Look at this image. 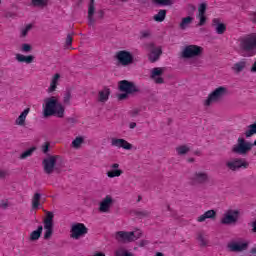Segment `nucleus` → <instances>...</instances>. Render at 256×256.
<instances>
[{
  "label": "nucleus",
  "instance_id": "21",
  "mask_svg": "<svg viewBox=\"0 0 256 256\" xmlns=\"http://www.w3.org/2000/svg\"><path fill=\"white\" fill-rule=\"evenodd\" d=\"M215 217H217V212L215 210H208L199 216L197 221L199 223H203V221H207V219H215Z\"/></svg>",
  "mask_w": 256,
  "mask_h": 256
},
{
  "label": "nucleus",
  "instance_id": "41",
  "mask_svg": "<svg viewBox=\"0 0 256 256\" xmlns=\"http://www.w3.org/2000/svg\"><path fill=\"white\" fill-rule=\"evenodd\" d=\"M151 37V31L144 30L140 32V39H149Z\"/></svg>",
  "mask_w": 256,
  "mask_h": 256
},
{
  "label": "nucleus",
  "instance_id": "20",
  "mask_svg": "<svg viewBox=\"0 0 256 256\" xmlns=\"http://www.w3.org/2000/svg\"><path fill=\"white\" fill-rule=\"evenodd\" d=\"M30 111H31V108L24 109V111L15 120V124L19 125L20 127L25 126V119H27V116L29 115Z\"/></svg>",
  "mask_w": 256,
  "mask_h": 256
},
{
  "label": "nucleus",
  "instance_id": "13",
  "mask_svg": "<svg viewBox=\"0 0 256 256\" xmlns=\"http://www.w3.org/2000/svg\"><path fill=\"white\" fill-rule=\"evenodd\" d=\"M116 241L119 243H133L135 241V232L118 231L116 232Z\"/></svg>",
  "mask_w": 256,
  "mask_h": 256
},
{
  "label": "nucleus",
  "instance_id": "33",
  "mask_svg": "<svg viewBox=\"0 0 256 256\" xmlns=\"http://www.w3.org/2000/svg\"><path fill=\"white\" fill-rule=\"evenodd\" d=\"M85 138L83 136H78L72 141V147L74 149H79L81 147V144L84 143Z\"/></svg>",
  "mask_w": 256,
  "mask_h": 256
},
{
  "label": "nucleus",
  "instance_id": "64",
  "mask_svg": "<svg viewBox=\"0 0 256 256\" xmlns=\"http://www.w3.org/2000/svg\"><path fill=\"white\" fill-rule=\"evenodd\" d=\"M167 211H171V206H167Z\"/></svg>",
  "mask_w": 256,
  "mask_h": 256
},
{
  "label": "nucleus",
  "instance_id": "45",
  "mask_svg": "<svg viewBox=\"0 0 256 256\" xmlns=\"http://www.w3.org/2000/svg\"><path fill=\"white\" fill-rule=\"evenodd\" d=\"M33 48L30 46V44H22V51L24 53H29Z\"/></svg>",
  "mask_w": 256,
  "mask_h": 256
},
{
  "label": "nucleus",
  "instance_id": "23",
  "mask_svg": "<svg viewBox=\"0 0 256 256\" xmlns=\"http://www.w3.org/2000/svg\"><path fill=\"white\" fill-rule=\"evenodd\" d=\"M111 95V90L109 88H104L102 91L98 94V101L100 103H105L106 101H109V96Z\"/></svg>",
  "mask_w": 256,
  "mask_h": 256
},
{
  "label": "nucleus",
  "instance_id": "5",
  "mask_svg": "<svg viewBox=\"0 0 256 256\" xmlns=\"http://www.w3.org/2000/svg\"><path fill=\"white\" fill-rule=\"evenodd\" d=\"M203 55V47L197 45H188L184 47L181 57L183 59H197Z\"/></svg>",
  "mask_w": 256,
  "mask_h": 256
},
{
  "label": "nucleus",
  "instance_id": "14",
  "mask_svg": "<svg viewBox=\"0 0 256 256\" xmlns=\"http://www.w3.org/2000/svg\"><path fill=\"white\" fill-rule=\"evenodd\" d=\"M165 69L161 67H156L151 70L150 79L156 83V85H163L165 79H163V73Z\"/></svg>",
  "mask_w": 256,
  "mask_h": 256
},
{
  "label": "nucleus",
  "instance_id": "1",
  "mask_svg": "<svg viewBox=\"0 0 256 256\" xmlns=\"http://www.w3.org/2000/svg\"><path fill=\"white\" fill-rule=\"evenodd\" d=\"M63 158L59 155H49L42 161L43 171L46 175H59L63 168Z\"/></svg>",
  "mask_w": 256,
  "mask_h": 256
},
{
  "label": "nucleus",
  "instance_id": "49",
  "mask_svg": "<svg viewBox=\"0 0 256 256\" xmlns=\"http://www.w3.org/2000/svg\"><path fill=\"white\" fill-rule=\"evenodd\" d=\"M127 97H129V94H127V92H124V93L118 95V100L123 101V100L127 99Z\"/></svg>",
  "mask_w": 256,
  "mask_h": 256
},
{
  "label": "nucleus",
  "instance_id": "58",
  "mask_svg": "<svg viewBox=\"0 0 256 256\" xmlns=\"http://www.w3.org/2000/svg\"><path fill=\"white\" fill-rule=\"evenodd\" d=\"M252 231L254 232V233H256V220L254 221V222H252Z\"/></svg>",
  "mask_w": 256,
  "mask_h": 256
},
{
  "label": "nucleus",
  "instance_id": "15",
  "mask_svg": "<svg viewBox=\"0 0 256 256\" xmlns=\"http://www.w3.org/2000/svg\"><path fill=\"white\" fill-rule=\"evenodd\" d=\"M111 145L112 147H118L119 149L122 148L126 151H131V149H133V144L122 138H112Z\"/></svg>",
  "mask_w": 256,
  "mask_h": 256
},
{
  "label": "nucleus",
  "instance_id": "40",
  "mask_svg": "<svg viewBox=\"0 0 256 256\" xmlns=\"http://www.w3.org/2000/svg\"><path fill=\"white\" fill-rule=\"evenodd\" d=\"M199 19L198 27H203L207 23V16L204 15H197Z\"/></svg>",
  "mask_w": 256,
  "mask_h": 256
},
{
  "label": "nucleus",
  "instance_id": "37",
  "mask_svg": "<svg viewBox=\"0 0 256 256\" xmlns=\"http://www.w3.org/2000/svg\"><path fill=\"white\" fill-rule=\"evenodd\" d=\"M34 7H47V0H31Z\"/></svg>",
  "mask_w": 256,
  "mask_h": 256
},
{
  "label": "nucleus",
  "instance_id": "55",
  "mask_svg": "<svg viewBox=\"0 0 256 256\" xmlns=\"http://www.w3.org/2000/svg\"><path fill=\"white\" fill-rule=\"evenodd\" d=\"M104 17H105V11L98 10V19H104Z\"/></svg>",
  "mask_w": 256,
  "mask_h": 256
},
{
  "label": "nucleus",
  "instance_id": "6",
  "mask_svg": "<svg viewBox=\"0 0 256 256\" xmlns=\"http://www.w3.org/2000/svg\"><path fill=\"white\" fill-rule=\"evenodd\" d=\"M239 217H241V211L237 209H228L224 214V217L220 220V223L222 225H237Z\"/></svg>",
  "mask_w": 256,
  "mask_h": 256
},
{
  "label": "nucleus",
  "instance_id": "47",
  "mask_svg": "<svg viewBox=\"0 0 256 256\" xmlns=\"http://www.w3.org/2000/svg\"><path fill=\"white\" fill-rule=\"evenodd\" d=\"M4 17L6 19H15L17 17V14L13 13V12H6L4 14Z\"/></svg>",
  "mask_w": 256,
  "mask_h": 256
},
{
  "label": "nucleus",
  "instance_id": "10",
  "mask_svg": "<svg viewBox=\"0 0 256 256\" xmlns=\"http://www.w3.org/2000/svg\"><path fill=\"white\" fill-rule=\"evenodd\" d=\"M118 89L122 93H127L130 95H133V93H139V88L137 85L134 84V82H131L129 80H121L118 82Z\"/></svg>",
  "mask_w": 256,
  "mask_h": 256
},
{
  "label": "nucleus",
  "instance_id": "39",
  "mask_svg": "<svg viewBox=\"0 0 256 256\" xmlns=\"http://www.w3.org/2000/svg\"><path fill=\"white\" fill-rule=\"evenodd\" d=\"M156 5L169 6L173 5V0H155Z\"/></svg>",
  "mask_w": 256,
  "mask_h": 256
},
{
  "label": "nucleus",
  "instance_id": "52",
  "mask_svg": "<svg viewBox=\"0 0 256 256\" xmlns=\"http://www.w3.org/2000/svg\"><path fill=\"white\" fill-rule=\"evenodd\" d=\"M142 235H143V232L141 231L134 232V241H137V239H140Z\"/></svg>",
  "mask_w": 256,
  "mask_h": 256
},
{
  "label": "nucleus",
  "instance_id": "34",
  "mask_svg": "<svg viewBox=\"0 0 256 256\" xmlns=\"http://www.w3.org/2000/svg\"><path fill=\"white\" fill-rule=\"evenodd\" d=\"M35 151H37L36 147L29 148L28 150H26L20 155L19 159H27V157H31V155H33Z\"/></svg>",
  "mask_w": 256,
  "mask_h": 256
},
{
  "label": "nucleus",
  "instance_id": "57",
  "mask_svg": "<svg viewBox=\"0 0 256 256\" xmlns=\"http://www.w3.org/2000/svg\"><path fill=\"white\" fill-rule=\"evenodd\" d=\"M251 73H256V61L254 62V64L251 67Z\"/></svg>",
  "mask_w": 256,
  "mask_h": 256
},
{
  "label": "nucleus",
  "instance_id": "54",
  "mask_svg": "<svg viewBox=\"0 0 256 256\" xmlns=\"http://www.w3.org/2000/svg\"><path fill=\"white\" fill-rule=\"evenodd\" d=\"M146 245H149V240H141L139 243V247H146Z\"/></svg>",
  "mask_w": 256,
  "mask_h": 256
},
{
  "label": "nucleus",
  "instance_id": "3",
  "mask_svg": "<svg viewBox=\"0 0 256 256\" xmlns=\"http://www.w3.org/2000/svg\"><path fill=\"white\" fill-rule=\"evenodd\" d=\"M240 49L244 53H248L250 57L256 53V33H252L246 37H244L240 41Z\"/></svg>",
  "mask_w": 256,
  "mask_h": 256
},
{
  "label": "nucleus",
  "instance_id": "62",
  "mask_svg": "<svg viewBox=\"0 0 256 256\" xmlns=\"http://www.w3.org/2000/svg\"><path fill=\"white\" fill-rule=\"evenodd\" d=\"M195 162V158H189L188 159V163H194Z\"/></svg>",
  "mask_w": 256,
  "mask_h": 256
},
{
  "label": "nucleus",
  "instance_id": "32",
  "mask_svg": "<svg viewBox=\"0 0 256 256\" xmlns=\"http://www.w3.org/2000/svg\"><path fill=\"white\" fill-rule=\"evenodd\" d=\"M106 175L110 179H113L114 177H121V175H123V170H120V169L110 170L106 173Z\"/></svg>",
  "mask_w": 256,
  "mask_h": 256
},
{
  "label": "nucleus",
  "instance_id": "25",
  "mask_svg": "<svg viewBox=\"0 0 256 256\" xmlns=\"http://www.w3.org/2000/svg\"><path fill=\"white\" fill-rule=\"evenodd\" d=\"M61 79V75L59 73L55 74L50 83V87L48 88V93H53L57 90V82Z\"/></svg>",
  "mask_w": 256,
  "mask_h": 256
},
{
  "label": "nucleus",
  "instance_id": "11",
  "mask_svg": "<svg viewBox=\"0 0 256 256\" xmlns=\"http://www.w3.org/2000/svg\"><path fill=\"white\" fill-rule=\"evenodd\" d=\"M226 167H228L230 171H237L238 169H247L249 167V162L241 158H235L234 160L227 162Z\"/></svg>",
  "mask_w": 256,
  "mask_h": 256
},
{
  "label": "nucleus",
  "instance_id": "63",
  "mask_svg": "<svg viewBox=\"0 0 256 256\" xmlns=\"http://www.w3.org/2000/svg\"><path fill=\"white\" fill-rule=\"evenodd\" d=\"M156 256H164V255H163V253H161V252H157V253H156Z\"/></svg>",
  "mask_w": 256,
  "mask_h": 256
},
{
  "label": "nucleus",
  "instance_id": "44",
  "mask_svg": "<svg viewBox=\"0 0 256 256\" xmlns=\"http://www.w3.org/2000/svg\"><path fill=\"white\" fill-rule=\"evenodd\" d=\"M71 35H75V32L68 34L66 37V45H73V37Z\"/></svg>",
  "mask_w": 256,
  "mask_h": 256
},
{
  "label": "nucleus",
  "instance_id": "24",
  "mask_svg": "<svg viewBox=\"0 0 256 256\" xmlns=\"http://www.w3.org/2000/svg\"><path fill=\"white\" fill-rule=\"evenodd\" d=\"M16 59L19 63H31L32 61L35 60V56L33 55H28V56H25L23 54H16Z\"/></svg>",
  "mask_w": 256,
  "mask_h": 256
},
{
  "label": "nucleus",
  "instance_id": "36",
  "mask_svg": "<svg viewBox=\"0 0 256 256\" xmlns=\"http://www.w3.org/2000/svg\"><path fill=\"white\" fill-rule=\"evenodd\" d=\"M176 151H177L178 155H187V153H189V151H190V148L185 145H182L180 147H177Z\"/></svg>",
  "mask_w": 256,
  "mask_h": 256
},
{
  "label": "nucleus",
  "instance_id": "9",
  "mask_svg": "<svg viewBox=\"0 0 256 256\" xmlns=\"http://www.w3.org/2000/svg\"><path fill=\"white\" fill-rule=\"evenodd\" d=\"M146 47L150 51L148 54V61H150V63H157V61L161 59V55H163V49L161 46L155 47V43L150 42L146 44Z\"/></svg>",
  "mask_w": 256,
  "mask_h": 256
},
{
  "label": "nucleus",
  "instance_id": "7",
  "mask_svg": "<svg viewBox=\"0 0 256 256\" xmlns=\"http://www.w3.org/2000/svg\"><path fill=\"white\" fill-rule=\"evenodd\" d=\"M70 237L72 239H81V237H85L87 233H89V228L85 226L83 223H74L72 224L71 230H70Z\"/></svg>",
  "mask_w": 256,
  "mask_h": 256
},
{
  "label": "nucleus",
  "instance_id": "22",
  "mask_svg": "<svg viewBox=\"0 0 256 256\" xmlns=\"http://www.w3.org/2000/svg\"><path fill=\"white\" fill-rule=\"evenodd\" d=\"M41 235H43V226L40 225L38 228L30 233V241H39L41 239Z\"/></svg>",
  "mask_w": 256,
  "mask_h": 256
},
{
  "label": "nucleus",
  "instance_id": "8",
  "mask_svg": "<svg viewBox=\"0 0 256 256\" xmlns=\"http://www.w3.org/2000/svg\"><path fill=\"white\" fill-rule=\"evenodd\" d=\"M114 58L118 61V65H122V67L133 64V54L127 50L116 52Z\"/></svg>",
  "mask_w": 256,
  "mask_h": 256
},
{
  "label": "nucleus",
  "instance_id": "59",
  "mask_svg": "<svg viewBox=\"0 0 256 256\" xmlns=\"http://www.w3.org/2000/svg\"><path fill=\"white\" fill-rule=\"evenodd\" d=\"M129 127H130V129H135V127H137V123L131 122V123L129 124Z\"/></svg>",
  "mask_w": 256,
  "mask_h": 256
},
{
  "label": "nucleus",
  "instance_id": "18",
  "mask_svg": "<svg viewBox=\"0 0 256 256\" xmlns=\"http://www.w3.org/2000/svg\"><path fill=\"white\" fill-rule=\"evenodd\" d=\"M95 0H90L88 5V25L89 27H93L95 25Z\"/></svg>",
  "mask_w": 256,
  "mask_h": 256
},
{
  "label": "nucleus",
  "instance_id": "61",
  "mask_svg": "<svg viewBox=\"0 0 256 256\" xmlns=\"http://www.w3.org/2000/svg\"><path fill=\"white\" fill-rule=\"evenodd\" d=\"M189 7L192 11H195L197 9L193 4H189Z\"/></svg>",
  "mask_w": 256,
  "mask_h": 256
},
{
  "label": "nucleus",
  "instance_id": "43",
  "mask_svg": "<svg viewBox=\"0 0 256 256\" xmlns=\"http://www.w3.org/2000/svg\"><path fill=\"white\" fill-rule=\"evenodd\" d=\"M70 101H71V92L68 91V92H66L65 95H64V103H65L66 105H69Z\"/></svg>",
  "mask_w": 256,
  "mask_h": 256
},
{
  "label": "nucleus",
  "instance_id": "28",
  "mask_svg": "<svg viewBox=\"0 0 256 256\" xmlns=\"http://www.w3.org/2000/svg\"><path fill=\"white\" fill-rule=\"evenodd\" d=\"M165 17H167V10H159V12L154 15L153 19L157 23H163V21H165Z\"/></svg>",
  "mask_w": 256,
  "mask_h": 256
},
{
  "label": "nucleus",
  "instance_id": "48",
  "mask_svg": "<svg viewBox=\"0 0 256 256\" xmlns=\"http://www.w3.org/2000/svg\"><path fill=\"white\" fill-rule=\"evenodd\" d=\"M9 207V202L5 201V200H1L0 202V209H8Z\"/></svg>",
  "mask_w": 256,
  "mask_h": 256
},
{
  "label": "nucleus",
  "instance_id": "53",
  "mask_svg": "<svg viewBox=\"0 0 256 256\" xmlns=\"http://www.w3.org/2000/svg\"><path fill=\"white\" fill-rule=\"evenodd\" d=\"M67 123H69L70 125H75V123H77V119H75L74 117L67 118Z\"/></svg>",
  "mask_w": 256,
  "mask_h": 256
},
{
  "label": "nucleus",
  "instance_id": "31",
  "mask_svg": "<svg viewBox=\"0 0 256 256\" xmlns=\"http://www.w3.org/2000/svg\"><path fill=\"white\" fill-rule=\"evenodd\" d=\"M246 66H247V62L240 61L238 63H235L232 69L233 71H235V73H241V71H243V69H245Z\"/></svg>",
  "mask_w": 256,
  "mask_h": 256
},
{
  "label": "nucleus",
  "instance_id": "27",
  "mask_svg": "<svg viewBox=\"0 0 256 256\" xmlns=\"http://www.w3.org/2000/svg\"><path fill=\"white\" fill-rule=\"evenodd\" d=\"M134 215L138 217V219H147L151 217V211L149 210H135Z\"/></svg>",
  "mask_w": 256,
  "mask_h": 256
},
{
  "label": "nucleus",
  "instance_id": "26",
  "mask_svg": "<svg viewBox=\"0 0 256 256\" xmlns=\"http://www.w3.org/2000/svg\"><path fill=\"white\" fill-rule=\"evenodd\" d=\"M55 225H49V224H44V239L45 241H49L51 237H53V227Z\"/></svg>",
  "mask_w": 256,
  "mask_h": 256
},
{
  "label": "nucleus",
  "instance_id": "42",
  "mask_svg": "<svg viewBox=\"0 0 256 256\" xmlns=\"http://www.w3.org/2000/svg\"><path fill=\"white\" fill-rule=\"evenodd\" d=\"M31 29H33V25L32 24H28L21 32L22 37H27V33H29V31H31Z\"/></svg>",
  "mask_w": 256,
  "mask_h": 256
},
{
  "label": "nucleus",
  "instance_id": "50",
  "mask_svg": "<svg viewBox=\"0 0 256 256\" xmlns=\"http://www.w3.org/2000/svg\"><path fill=\"white\" fill-rule=\"evenodd\" d=\"M9 175V172L7 170L0 169V179H5Z\"/></svg>",
  "mask_w": 256,
  "mask_h": 256
},
{
  "label": "nucleus",
  "instance_id": "30",
  "mask_svg": "<svg viewBox=\"0 0 256 256\" xmlns=\"http://www.w3.org/2000/svg\"><path fill=\"white\" fill-rule=\"evenodd\" d=\"M41 200V193H35L32 198V209H38L41 206L39 201Z\"/></svg>",
  "mask_w": 256,
  "mask_h": 256
},
{
  "label": "nucleus",
  "instance_id": "46",
  "mask_svg": "<svg viewBox=\"0 0 256 256\" xmlns=\"http://www.w3.org/2000/svg\"><path fill=\"white\" fill-rule=\"evenodd\" d=\"M198 241H200L201 247H207V241H205V238L203 237V235L200 234L198 236Z\"/></svg>",
  "mask_w": 256,
  "mask_h": 256
},
{
  "label": "nucleus",
  "instance_id": "51",
  "mask_svg": "<svg viewBox=\"0 0 256 256\" xmlns=\"http://www.w3.org/2000/svg\"><path fill=\"white\" fill-rule=\"evenodd\" d=\"M42 151H43V153H45V154L49 153V143H45V144L42 146Z\"/></svg>",
  "mask_w": 256,
  "mask_h": 256
},
{
  "label": "nucleus",
  "instance_id": "12",
  "mask_svg": "<svg viewBox=\"0 0 256 256\" xmlns=\"http://www.w3.org/2000/svg\"><path fill=\"white\" fill-rule=\"evenodd\" d=\"M191 181L194 185H205V183H209V174L203 171H196L193 174Z\"/></svg>",
  "mask_w": 256,
  "mask_h": 256
},
{
  "label": "nucleus",
  "instance_id": "16",
  "mask_svg": "<svg viewBox=\"0 0 256 256\" xmlns=\"http://www.w3.org/2000/svg\"><path fill=\"white\" fill-rule=\"evenodd\" d=\"M249 247V244L246 242H231L228 244V249L232 251V253H241V251H246Z\"/></svg>",
  "mask_w": 256,
  "mask_h": 256
},
{
  "label": "nucleus",
  "instance_id": "19",
  "mask_svg": "<svg viewBox=\"0 0 256 256\" xmlns=\"http://www.w3.org/2000/svg\"><path fill=\"white\" fill-rule=\"evenodd\" d=\"M212 26L215 27V31L218 35H223V33L227 31V26L221 23V20L219 18H214L212 20Z\"/></svg>",
  "mask_w": 256,
  "mask_h": 256
},
{
  "label": "nucleus",
  "instance_id": "56",
  "mask_svg": "<svg viewBox=\"0 0 256 256\" xmlns=\"http://www.w3.org/2000/svg\"><path fill=\"white\" fill-rule=\"evenodd\" d=\"M139 115V110L135 109L131 113V117H137Z\"/></svg>",
  "mask_w": 256,
  "mask_h": 256
},
{
  "label": "nucleus",
  "instance_id": "2",
  "mask_svg": "<svg viewBox=\"0 0 256 256\" xmlns=\"http://www.w3.org/2000/svg\"><path fill=\"white\" fill-rule=\"evenodd\" d=\"M43 115L44 117H53V115H56V117L61 119L65 117V108L63 107V104L59 103L57 99L52 96L46 100Z\"/></svg>",
  "mask_w": 256,
  "mask_h": 256
},
{
  "label": "nucleus",
  "instance_id": "4",
  "mask_svg": "<svg viewBox=\"0 0 256 256\" xmlns=\"http://www.w3.org/2000/svg\"><path fill=\"white\" fill-rule=\"evenodd\" d=\"M225 95H227V88L220 86L208 95V98L205 100L204 105H206V107H209L211 103H217V101H221V99H223Z\"/></svg>",
  "mask_w": 256,
  "mask_h": 256
},
{
  "label": "nucleus",
  "instance_id": "38",
  "mask_svg": "<svg viewBox=\"0 0 256 256\" xmlns=\"http://www.w3.org/2000/svg\"><path fill=\"white\" fill-rule=\"evenodd\" d=\"M207 13V3L203 2L198 7V15H205Z\"/></svg>",
  "mask_w": 256,
  "mask_h": 256
},
{
  "label": "nucleus",
  "instance_id": "35",
  "mask_svg": "<svg viewBox=\"0 0 256 256\" xmlns=\"http://www.w3.org/2000/svg\"><path fill=\"white\" fill-rule=\"evenodd\" d=\"M46 219L44 220V225H55L53 222V218L55 217V214L53 212H46Z\"/></svg>",
  "mask_w": 256,
  "mask_h": 256
},
{
  "label": "nucleus",
  "instance_id": "17",
  "mask_svg": "<svg viewBox=\"0 0 256 256\" xmlns=\"http://www.w3.org/2000/svg\"><path fill=\"white\" fill-rule=\"evenodd\" d=\"M111 205H113V197L107 195L100 202V206H99L100 213H109V209H111Z\"/></svg>",
  "mask_w": 256,
  "mask_h": 256
},
{
  "label": "nucleus",
  "instance_id": "60",
  "mask_svg": "<svg viewBox=\"0 0 256 256\" xmlns=\"http://www.w3.org/2000/svg\"><path fill=\"white\" fill-rule=\"evenodd\" d=\"M111 169H114V170L119 169V164L118 163L112 164Z\"/></svg>",
  "mask_w": 256,
  "mask_h": 256
},
{
  "label": "nucleus",
  "instance_id": "29",
  "mask_svg": "<svg viewBox=\"0 0 256 256\" xmlns=\"http://www.w3.org/2000/svg\"><path fill=\"white\" fill-rule=\"evenodd\" d=\"M191 23H193V17L187 16L185 18H182V21L180 23V29L184 31L185 29H187V27H189V25H191Z\"/></svg>",
  "mask_w": 256,
  "mask_h": 256
}]
</instances>
